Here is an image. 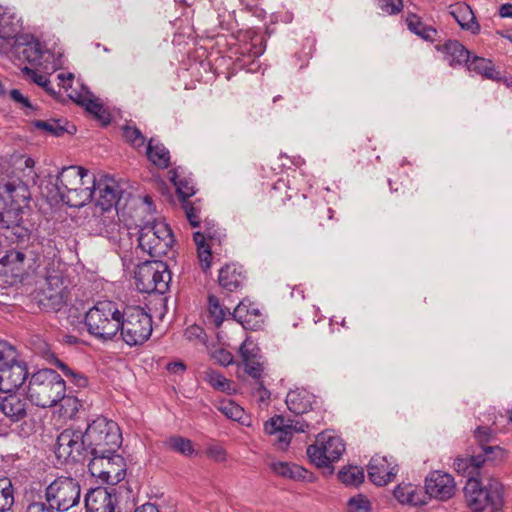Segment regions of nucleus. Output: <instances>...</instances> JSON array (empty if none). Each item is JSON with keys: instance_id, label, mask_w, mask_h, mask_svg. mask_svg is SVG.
Masks as SVG:
<instances>
[{"instance_id": "obj_29", "label": "nucleus", "mask_w": 512, "mask_h": 512, "mask_svg": "<svg viewBox=\"0 0 512 512\" xmlns=\"http://www.w3.org/2000/svg\"><path fill=\"white\" fill-rule=\"evenodd\" d=\"M394 497L402 504L413 506L426 504V495L422 489L411 483H401L394 489Z\"/></svg>"}, {"instance_id": "obj_50", "label": "nucleus", "mask_w": 512, "mask_h": 512, "mask_svg": "<svg viewBox=\"0 0 512 512\" xmlns=\"http://www.w3.org/2000/svg\"><path fill=\"white\" fill-rule=\"evenodd\" d=\"M122 131L125 140L133 147L139 148L144 145L145 137L137 127L125 125L122 127Z\"/></svg>"}, {"instance_id": "obj_61", "label": "nucleus", "mask_w": 512, "mask_h": 512, "mask_svg": "<svg viewBox=\"0 0 512 512\" xmlns=\"http://www.w3.org/2000/svg\"><path fill=\"white\" fill-rule=\"evenodd\" d=\"M22 221H18L16 225H4L0 229L1 230H11L12 234L16 236L17 239H24L28 236V229L21 226Z\"/></svg>"}, {"instance_id": "obj_45", "label": "nucleus", "mask_w": 512, "mask_h": 512, "mask_svg": "<svg viewBox=\"0 0 512 512\" xmlns=\"http://www.w3.org/2000/svg\"><path fill=\"white\" fill-rule=\"evenodd\" d=\"M55 364L58 368L62 370L64 375L77 387L84 388L88 385L87 377L81 372L74 371L59 359H56Z\"/></svg>"}, {"instance_id": "obj_21", "label": "nucleus", "mask_w": 512, "mask_h": 512, "mask_svg": "<svg viewBox=\"0 0 512 512\" xmlns=\"http://www.w3.org/2000/svg\"><path fill=\"white\" fill-rule=\"evenodd\" d=\"M14 53L19 60L28 62L32 66L41 65L43 49L38 40L32 35H20L14 42Z\"/></svg>"}, {"instance_id": "obj_10", "label": "nucleus", "mask_w": 512, "mask_h": 512, "mask_svg": "<svg viewBox=\"0 0 512 512\" xmlns=\"http://www.w3.org/2000/svg\"><path fill=\"white\" fill-rule=\"evenodd\" d=\"M137 289L142 293H165L171 281L168 265L158 259L139 265L135 275Z\"/></svg>"}, {"instance_id": "obj_30", "label": "nucleus", "mask_w": 512, "mask_h": 512, "mask_svg": "<svg viewBox=\"0 0 512 512\" xmlns=\"http://www.w3.org/2000/svg\"><path fill=\"white\" fill-rule=\"evenodd\" d=\"M243 280L242 270L235 264H227L219 271L218 283L228 292H233L240 288Z\"/></svg>"}, {"instance_id": "obj_6", "label": "nucleus", "mask_w": 512, "mask_h": 512, "mask_svg": "<svg viewBox=\"0 0 512 512\" xmlns=\"http://www.w3.org/2000/svg\"><path fill=\"white\" fill-rule=\"evenodd\" d=\"M28 199V188L21 181L0 185V228L22 221V206Z\"/></svg>"}, {"instance_id": "obj_40", "label": "nucleus", "mask_w": 512, "mask_h": 512, "mask_svg": "<svg viewBox=\"0 0 512 512\" xmlns=\"http://www.w3.org/2000/svg\"><path fill=\"white\" fill-rule=\"evenodd\" d=\"M85 110L95 116L103 126H107L111 122L110 113L104 109L103 105L97 99H85L81 102Z\"/></svg>"}, {"instance_id": "obj_64", "label": "nucleus", "mask_w": 512, "mask_h": 512, "mask_svg": "<svg viewBox=\"0 0 512 512\" xmlns=\"http://www.w3.org/2000/svg\"><path fill=\"white\" fill-rule=\"evenodd\" d=\"M166 369L170 373L180 374L186 370V365L182 361H175L168 363Z\"/></svg>"}, {"instance_id": "obj_58", "label": "nucleus", "mask_w": 512, "mask_h": 512, "mask_svg": "<svg viewBox=\"0 0 512 512\" xmlns=\"http://www.w3.org/2000/svg\"><path fill=\"white\" fill-rule=\"evenodd\" d=\"M198 258H199L200 265H201V268L203 269V271H207L211 266V259H212L211 247L208 246L205 248H200L198 250Z\"/></svg>"}, {"instance_id": "obj_13", "label": "nucleus", "mask_w": 512, "mask_h": 512, "mask_svg": "<svg viewBox=\"0 0 512 512\" xmlns=\"http://www.w3.org/2000/svg\"><path fill=\"white\" fill-rule=\"evenodd\" d=\"M87 467L93 477L103 483L116 485L125 478L127 465L121 455L113 453L91 457Z\"/></svg>"}, {"instance_id": "obj_56", "label": "nucleus", "mask_w": 512, "mask_h": 512, "mask_svg": "<svg viewBox=\"0 0 512 512\" xmlns=\"http://www.w3.org/2000/svg\"><path fill=\"white\" fill-rule=\"evenodd\" d=\"M213 358L222 366H228L233 363V355L231 352L219 348L213 352Z\"/></svg>"}, {"instance_id": "obj_3", "label": "nucleus", "mask_w": 512, "mask_h": 512, "mask_svg": "<svg viewBox=\"0 0 512 512\" xmlns=\"http://www.w3.org/2000/svg\"><path fill=\"white\" fill-rule=\"evenodd\" d=\"M122 313L112 301L97 302L85 314L88 332L99 339H112L120 329Z\"/></svg>"}, {"instance_id": "obj_9", "label": "nucleus", "mask_w": 512, "mask_h": 512, "mask_svg": "<svg viewBox=\"0 0 512 512\" xmlns=\"http://www.w3.org/2000/svg\"><path fill=\"white\" fill-rule=\"evenodd\" d=\"M120 323L122 339L130 346L144 343L152 333V318L139 306L124 310Z\"/></svg>"}, {"instance_id": "obj_48", "label": "nucleus", "mask_w": 512, "mask_h": 512, "mask_svg": "<svg viewBox=\"0 0 512 512\" xmlns=\"http://www.w3.org/2000/svg\"><path fill=\"white\" fill-rule=\"evenodd\" d=\"M171 180L176 187L177 196L181 201L189 200L195 194L194 186L186 179L177 180V174L173 172Z\"/></svg>"}, {"instance_id": "obj_16", "label": "nucleus", "mask_w": 512, "mask_h": 512, "mask_svg": "<svg viewBox=\"0 0 512 512\" xmlns=\"http://www.w3.org/2000/svg\"><path fill=\"white\" fill-rule=\"evenodd\" d=\"M499 447H484L483 453H476L467 456H458L455 458L453 466L454 470L468 479H477L480 470L486 462L493 461L494 453H500Z\"/></svg>"}, {"instance_id": "obj_1", "label": "nucleus", "mask_w": 512, "mask_h": 512, "mask_svg": "<svg viewBox=\"0 0 512 512\" xmlns=\"http://www.w3.org/2000/svg\"><path fill=\"white\" fill-rule=\"evenodd\" d=\"M65 391V381L56 371L42 369L31 376L27 397L34 405L47 408L63 400Z\"/></svg>"}, {"instance_id": "obj_19", "label": "nucleus", "mask_w": 512, "mask_h": 512, "mask_svg": "<svg viewBox=\"0 0 512 512\" xmlns=\"http://www.w3.org/2000/svg\"><path fill=\"white\" fill-rule=\"evenodd\" d=\"M91 183L89 171L78 166L64 167L56 177V195Z\"/></svg>"}, {"instance_id": "obj_32", "label": "nucleus", "mask_w": 512, "mask_h": 512, "mask_svg": "<svg viewBox=\"0 0 512 512\" xmlns=\"http://www.w3.org/2000/svg\"><path fill=\"white\" fill-rule=\"evenodd\" d=\"M269 467L277 476L292 480H304L308 471L303 467L283 461H272Z\"/></svg>"}, {"instance_id": "obj_34", "label": "nucleus", "mask_w": 512, "mask_h": 512, "mask_svg": "<svg viewBox=\"0 0 512 512\" xmlns=\"http://www.w3.org/2000/svg\"><path fill=\"white\" fill-rule=\"evenodd\" d=\"M239 351L242 357L244 371L255 380L262 378L264 370L263 364L247 349L245 342L242 343Z\"/></svg>"}, {"instance_id": "obj_20", "label": "nucleus", "mask_w": 512, "mask_h": 512, "mask_svg": "<svg viewBox=\"0 0 512 512\" xmlns=\"http://www.w3.org/2000/svg\"><path fill=\"white\" fill-rule=\"evenodd\" d=\"M28 376L27 366L17 359L0 369V392H18Z\"/></svg>"}, {"instance_id": "obj_28", "label": "nucleus", "mask_w": 512, "mask_h": 512, "mask_svg": "<svg viewBox=\"0 0 512 512\" xmlns=\"http://www.w3.org/2000/svg\"><path fill=\"white\" fill-rule=\"evenodd\" d=\"M35 128L42 130L52 136L61 137L65 133L67 134H75L76 126L74 124L69 123L66 119L60 118L55 119L51 118L48 120H36L33 122Z\"/></svg>"}, {"instance_id": "obj_55", "label": "nucleus", "mask_w": 512, "mask_h": 512, "mask_svg": "<svg viewBox=\"0 0 512 512\" xmlns=\"http://www.w3.org/2000/svg\"><path fill=\"white\" fill-rule=\"evenodd\" d=\"M184 336L189 341L199 340L201 342L205 341V332L204 330L198 326V325H191L189 326L185 332Z\"/></svg>"}, {"instance_id": "obj_8", "label": "nucleus", "mask_w": 512, "mask_h": 512, "mask_svg": "<svg viewBox=\"0 0 512 512\" xmlns=\"http://www.w3.org/2000/svg\"><path fill=\"white\" fill-rule=\"evenodd\" d=\"M85 437V432L81 430L64 429L56 440L55 454L58 460L73 464L89 462L91 454Z\"/></svg>"}, {"instance_id": "obj_38", "label": "nucleus", "mask_w": 512, "mask_h": 512, "mask_svg": "<svg viewBox=\"0 0 512 512\" xmlns=\"http://www.w3.org/2000/svg\"><path fill=\"white\" fill-rule=\"evenodd\" d=\"M338 479L346 486H358L364 481V471L357 466H345L339 471Z\"/></svg>"}, {"instance_id": "obj_35", "label": "nucleus", "mask_w": 512, "mask_h": 512, "mask_svg": "<svg viewBox=\"0 0 512 512\" xmlns=\"http://www.w3.org/2000/svg\"><path fill=\"white\" fill-rule=\"evenodd\" d=\"M148 159L159 168H167L170 164L169 151L163 144H153V139H150L147 146Z\"/></svg>"}, {"instance_id": "obj_52", "label": "nucleus", "mask_w": 512, "mask_h": 512, "mask_svg": "<svg viewBox=\"0 0 512 512\" xmlns=\"http://www.w3.org/2000/svg\"><path fill=\"white\" fill-rule=\"evenodd\" d=\"M17 359L16 349L6 341H0V369Z\"/></svg>"}, {"instance_id": "obj_49", "label": "nucleus", "mask_w": 512, "mask_h": 512, "mask_svg": "<svg viewBox=\"0 0 512 512\" xmlns=\"http://www.w3.org/2000/svg\"><path fill=\"white\" fill-rule=\"evenodd\" d=\"M251 310L246 306L244 305L243 303H240L232 313L229 312V314L233 317V319H235L238 323H240L244 329L246 330H252V331H256L257 330V325L255 322H251L249 323V321H247V316H249V312Z\"/></svg>"}, {"instance_id": "obj_27", "label": "nucleus", "mask_w": 512, "mask_h": 512, "mask_svg": "<svg viewBox=\"0 0 512 512\" xmlns=\"http://www.w3.org/2000/svg\"><path fill=\"white\" fill-rule=\"evenodd\" d=\"M436 48L444 54V59L450 66L467 64L469 61L470 52L457 40H448Z\"/></svg>"}, {"instance_id": "obj_43", "label": "nucleus", "mask_w": 512, "mask_h": 512, "mask_svg": "<svg viewBox=\"0 0 512 512\" xmlns=\"http://www.w3.org/2000/svg\"><path fill=\"white\" fill-rule=\"evenodd\" d=\"M204 380L208 382L213 388L221 392H230L232 389V382L225 378L218 371L208 369L204 372Z\"/></svg>"}, {"instance_id": "obj_26", "label": "nucleus", "mask_w": 512, "mask_h": 512, "mask_svg": "<svg viewBox=\"0 0 512 512\" xmlns=\"http://www.w3.org/2000/svg\"><path fill=\"white\" fill-rule=\"evenodd\" d=\"M449 14L456 20L460 27L469 30L473 34H478L480 25L476 21V17L466 3H456L449 7Z\"/></svg>"}, {"instance_id": "obj_44", "label": "nucleus", "mask_w": 512, "mask_h": 512, "mask_svg": "<svg viewBox=\"0 0 512 512\" xmlns=\"http://www.w3.org/2000/svg\"><path fill=\"white\" fill-rule=\"evenodd\" d=\"M182 208L185 211L187 220L192 227H198L201 222V203L200 200H185L181 201Z\"/></svg>"}, {"instance_id": "obj_25", "label": "nucleus", "mask_w": 512, "mask_h": 512, "mask_svg": "<svg viewBox=\"0 0 512 512\" xmlns=\"http://www.w3.org/2000/svg\"><path fill=\"white\" fill-rule=\"evenodd\" d=\"M288 409L294 414H304L313 410L316 404L315 396L305 389L290 391L286 396Z\"/></svg>"}, {"instance_id": "obj_36", "label": "nucleus", "mask_w": 512, "mask_h": 512, "mask_svg": "<svg viewBox=\"0 0 512 512\" xmlns=\"http://www.w3.org/2000/svg\"><path fill=\"white\" fill-rule=\"evenodd\" d=\"M406 22L409 30L424 40L433 41L437 35V30L435 28L425 25L415 14L409 15Z\"/></svg>"}, {"instance_id": "obj_23", "label": "nucleus", "mask_w": 512, "mask_h": 512, "mask_svg": "<svg viewBox=\"0 0 512 512\" xmlns=\"http://www.w3.org/2000/svg\"><path fill=\"white\" fill-rule=\"evenodd\" d=\"M116 502V495L102 487L90 489L85 495L86 512H114Z\"/></svg>"}, {"instance_id": "obj_47", "label": "nucleus", "mask_w": 512, "mask_h": 512, "mask_svg": "<svg viewBox=\"0 0 512 512\" xmlns=\"http://www.w3.org/2000/svg\"><path fill=\"white\" fill-rule=\"evenodd\" d=\"M208 310L210 316L213 318L214 324L217 327L222 324L226 316V312L229 313V311L220 304L219 299L214 295L208 296Z\"/></svg>"}, {"instance_id": "obj_2", "label": "nucleus", "mask_w": 512, "mask_h": 512, "mask_svg": "<svg viewBox=\"0 0 512 512\" xmlns=\"http://www.w3.org/2000/svg\"><path fill=\"white\" fill-rule=\"evenodd\" d=\"M84 432L91 457L112 455L117 452L122 444V434L119 426L116 422L104 417L93 420Z\"/></svg>"}, {"instance_id": "obj_37", "label": "nucleus", "mask_w": 512, "mask_h": 512, "mask_svg": "<svg viewBox=\"0 0 512 512\" xmlns=\"http://www.w3.org/2000/svg\"><path fill=\"white\" fill-rule=\"evenodd\" d=\"M14 504V488L11 480L0 476V512L9 511Z\"/></svg>"}, {"instance_id": "obj_39", "label": "nucleus", "mask_w": 512, "mask_h": 512, "mask_svg": "<svg viewBox=\"0 0 512 512\" xmlns=\"http://www.w3.org/2000/svg\"><path fill=\"white\" fill-rule=\"evenodd\" d=\"M20 26L18 20H15L13 16L1 15L0 16V34L3 38H6L10 42L16 38H20L19 35Z\"/></svg>"}, {"instance_id": "obj_59", "label": "nucleus", "mask_w": 512, "mask_h": 512, "mask_svg": "<svg viewBox=\"0 0 512 512\" xmlns=\"http://www.w3.org/2000/svg\"><path fill=\"white\" fill-rule=\"evenodd\" d=\"M198 258H199L200 265H201V268L203 269V271H207L211 266V259H212L211 247L208 246L205 248H200L198 250Z\"/></svg>"}, {"instance_id": "obj_63", "label": "nucleus", "mask_w": 512, "mask_h": 512, "mask_svg": "<svg viewBox=\"0 0 512 512\" xmlns=\"http://www.w3.org/2000/svg\"><path fill=\"white\" fill-rule=\"evenodd\" d=\"M207 455L217 462L226 460L225 450L220 446H212L207 449Z\"/></svg>"}, {"instance_id": "obj_14", "label": "nucleus", "mask_w": 512, "mask_h": 512, "mask_svg": "<svg viewBox=\"0 0 512 512\" xmlns=\"http://www.w3.org/2000/svg\"><path fill=\"white\" fill-rule=\"evenodd\" d=\"M91 183L96 209L111 213L112 208L117 205L120 199L121 190L118 183L108 175H101L98 179L92 175Z\"/></svg>"}, {"instance_id": "obj_4", "label": "nucleus", "mask_w": 512, "mask_h": 512, "mask_svg": "<svg viewBox=\"0 0 512 512\" xmlns=\"http://www.w3.org/2000/svg\"><path fill=\"white\" fill-rule=\"evenodd\" d=\"M464 498L472 512H483L490 508L491 512H499L503 506V486L496 479H489L482 485L478 479H468L464 486Z\"/></svg>"}, {"instance_id": "obj_24", "label": "nucleus", "mask_w": 512, "mask_h": 512, "mask_svg": "<svg viewBox=\"0 0 512 512\" xmlns=\"http://www.w3.org/2000/svg\"><path fill=\"white\" fill-rule=\"evenodd\" d=\"M332 218L333 210L331 208L324 203L317 204L307 215L306 228L312 234H320Z\"/></svg>"}, {"instance_id": "obj_15", "label": "nucleus", "mask_w": 512, "mask_h": 512, "mask_svg": "<svg viewBox=\"0 0 512 512\" xmlns=\"http://www.w3.org/2000/svg\"><path fill=\"white\" fill-rule=\"evenodd\" d=\"M308 424L301 421L285 419L283 416L272 417L265 423V431L274 435V443L280 450H286L289 446L293 432H304Z\"/></svg>"}, {"instance_id": "obj_18", "label": "nucleus", "mask_w": 512, "mask_h": 512, "mask_svg": "<svg viewBox=\"0 0 512 512\" xmlns=\"http://www.w3.org/2000/svg\"><path fill=\"white\" fill-rule=\"evenodd\" d=\"M5 394L0 400V411L13 423L24 420L30 408L27 396L18 392H1Z\"/></svg>"}, {"instance_id": "obj_41", "label": "nucleus", "mask_w": 512, "mask_h": 512, "mask_svg": "<svg viewBox=\"0 0 512 512\" xmlns=\"http://www.w3.org/2000/svg\"><path fill=\"white\" fill-rule=\"evenodd\" d=\"M165 445L172 451L184 456H191L195 453L192 441L182 436H171L165 441Z\"/></svg>"}, {"instance_id": "obj_54", "label": "nucleus", "mask_w": 512, "mask_h": 512, "mask_svg": "<svg viewBox=\"0 0 512 512\" xmlns=\"http://www.w3.org/2000/svg\"><path fill=\"white\" fill-rule=\"evenodd\" d=\"M474 436L479 443V453H483V446L489 447L486 443H488L492 437L490 428L486 426H479L476 428Z\"/></svg>"}, {"instance_id": "obj_17", "label": "nucleus", "mask_w": 512, "mask_h": 512, "mask_svg": "<svg viewBox=\"0 0 512 512\" xmlns=\"http://www.w3.org/2000/svg\"><path fill=\"white\" fill-rule=\"evenodd\" d=\"M456 491V484L452 475L441 472H431L425 480V495L439 499L448 500Z\"/></svg>"}, {"instance_id": "obj_62", "label": "nucleus", "mask_w": 512, "mask_h": 512, "mask_svg": "<svg viewBox=\"0 0 512 512\" xmlns=\"http://www.w3.org/2000/svg\"><path fill=\"white\" fill-rule=\"evenodd\" d=\"M53 505L44 502H32L28 505L26 512H55Z\"/></svg>"}, {"instance_id": "obj_46", "label": "nucleus", "mask_w": 512, "mask_h": 512, "mask_svg": "<svg viewBox=\"0 0 512 512\" xmlns=\"http://www.w3.org/2000/svg\"><path fill=\"white\" fill-rule=\"evenodd\" d=\"M22 73L29 77L35 84L42 87L48 94L56 98L57 92L52 87L50 80L44 75L38 74L34 69L28 66L22 68Z\"/></svg>"}, {"instance_id": "obj_22", "label": "nucleus", "mask_w": 512, "mask_h": 512, "mask_svg": "<svg viewBox=\"0 0 512 512\" xmlns=\"http://www.w3.org/2000/svg\"><path fill=\"white\" fill-rule=\"evenodd\" d=\"M397 471V465L385 456L375 455L368 464L369 479L378 486H384L393 481Z\"/></svg>"}, {"instance_id": "obj_12", "label": "nucleus", "mask_w": 512, "mask_h": 512, "mask_svg": "<svg viewBox=\"0 0 512 512\" xmlns=\"http://www.w3.org/2000/svg\"><path fill=\"white\" fill-rule=\"evenodd\" d=\"M345 445L341 438L326 433H320L314 444L307 448V456L318 468H331V463L338 461Z\"/></svg>"}, {"instance_id": "obj_51", "label": "nucleus", "mask_w": 512, "mask_h": 512, "mask_svg": "<svg viewBox=\"0 0 512 512\" xmlns=\"http://www.w3.org/2000/svg\"><path fill=\"white\" fill-rule=\"evenodd\" d=\"M371 503L363 494L351 497L347 503V512H370Z\"/></svg>"}, {"instance_id": "obj_57", "label": "nucleus", "mask_w": 512, "mask_h": 512, "mask_svg": "<svg viewBox=\"0 0 512 512\" xmlns=\"http://www.w3.org/2000/svg\"><path fill=\"white\" fill-rule=\"evenodd\" d=\"M402 8V0H381V9L388 14H396L400 12Z\"/></svg>"}, {"instance_id": "obj_5", "label": "nucleus", "mask_w": 512, "mask_h": 512, "mask_svg": "<svg viewBox=\"0 0 512 512\" xmlns=\"http://www.w3.org/2000/svg\"><path fill=\"white\" fill-rule=\"evenodd\" d=\"M139 228L138 245L151 258H161L171 251L174 237L168 224L153 219L140 224Z\"/></svg>"}, {"instance_id": "obj_60", "label": "nucleus", "mask_w": 512, "mask_h": 512, "mask_svg": "<svg viewBox=\"0 0 512 512\" xmlns=\"http://www.w3.org/2000/svg\"><path fill=\"white\" fill-rule=\"evenodd\" d=\"M9 95L14 102L20 104L22 107L34 110V107L31 104L30 100L27 97H25L18 89L10 90Z\"/></svg>"}, {"instance_id": "obj_31", "label": "nucleus", "mask_w": 512, "mask_h": 512, "mask_svg": "<svg viewBox=\"0 0 512 512\" xmlns=\"http://www.w3.org/2000/svg\"><path fill=\"white\" fill-rule=\"evenodd\" d=\"M60 201L69 207L80 208L93 199L94 192L89 186L71 189L63 193L57 194Z\"/></svg>"}, {"instance_id": "obj_7", "label": "nucleus", "mask_w": 512, "mask_h": 512, "mask_svg": "<svg viewBox=\"0 0 512 512\" xmlns=\"http://www.w3.org/2000/svg\"><path fill=\"white\" fill-rule=\"evenodd\" d=\"M66 278L60 270H47L44 285L35 293L34 299L45 311H59L68 299Z\"/></svg>"}, {"instance_id": "obj_11", "label": "nucleus", "mask_w": 512, "mask_h": 512, "mask_svg": "<svg viewBox=\"0 0 512 512\" xmlns=\"http://www.w3.org/2000/svg\"><path fill=\"white\" fill-rule=\"evenodd\" d=\"M81 487L77 479L71 476H59L45 490L46 501L58 512L68 511L80 501Z\"/></svg>"}, {"instance_id": "obj_33", "label": "nucleus", "mask_w": 512, "mask_h": 512, "mask_svg": "<svg viewBox=\"0 0 512 512\" xmlns=\"http://www.w3.org/2000/svg\"><path fill=\"white\" fill-rule=\"evenodd\" d=\"M466 65L469 71H474L486 79L501 80L500 73L494 69V65L489 59L475 56L471 60L469 59Z\"/></svg>"}, {"instance_id": "obj_42", "label": "nucleus", "mask_w": 512, "mask_h": 512, "mask_svg": "<svg viewBox=\"0 0 512 512\" xmlns=\"http://www.w3.org/2000/svg\"><path fill=\"white\" fill-rule=\"evenodd\" d=\"M104 213L101 212V215L96 218L97 231L100 235L110 238L118 230L119 224L115 221L116 213L112 215H105Z\"/></svg>"}, {"instance_id": "obj_53", "label": "nucleus", "mask_w": 512, "mask_h": 512, "mask_svg": "<svg viewBox=\"0 0 512 512\" xmlns=\"http://www.w3.org/2000/svg\"><path fill=\"white\" fill-rule=\"evenodd\" d=\"M219 410L227 418L235 421L240 420L244 414L243 408L231 400L222 402L219 407Z\"/></svg>"}]
</instances>
